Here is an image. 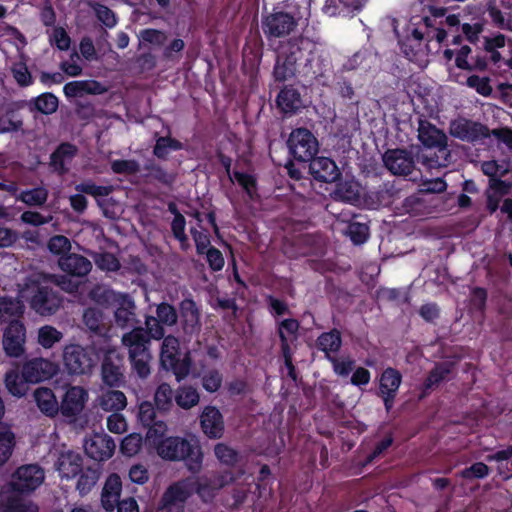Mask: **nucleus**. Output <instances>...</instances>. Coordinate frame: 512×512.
I'll use <instances>...</instances> for the list:
<instances>
[{
	"mask_svg": "<svg viewBox=\"0 0 512 512\" xmlns=\"http://www.w3.org/2000/svg\"><path fill=\"white\" fill-rule=\"evenodd\" d=\"M166 424H157L146 432V440L157 454L164 460L183 461L191 472L200 471L203 463V452L199 440L193 436H165Z\"/></svg>",
	"mask_w": 512,
	"mask_h": 512,
	"instance_id": "f257e3e1",
	"label": "nucleus"
},
{
	"mask_svg": "<svg viewBox=\"0 0 512 512\" xmlns=\"http://www.w3.org/2000/svg\"><path fill=\"white\" fill-rule=\"evenodd\" d=\"M418 139L424 147L428 149H437L438 154L433 155L420 154L417 149V160L421 161L429 169L448 166L450 162V151L448 149V138L445 132L437 128L426 119H419Z\"/></svg>",
	"mask_w": 512,
	"mask_h": 512,
	"instance_id": "f03ea898",
	"label": "nucleus"
},
{
	"mask_svg": "<svg viewBox=\"0 0 512 512\" xmlns=\"http://www.w3.org/2000/svg\"><path fill=\"white\" fill-rule=\"evenodd\" d=\"M22 296L28 298L30 307L42 316H50L61 307L62 297L52 287L42 285L38 280L28 278Z\"/></svg>",
	"mask_w": 512,
	"mask_h": 512,
	"instance_id": "7ed1b4c3",
	"label": "nucleus"
},
{
	"mask_svg": "<svg viewBox=\"0 0 512 512\" xmlns=\"http://www.w3.org/2000/svg\"><path fill=\"white\" fill-rule=\"evenodd\" d=\"M160 365L166 371H171L178 382L185 379L191 370L192 359L190 352L183 356L180 349V341L174 335H167L160 349Z\"/></svg>",
	"mask_w": 512,
	"mask_h": 512,
	"instance_id": "20e7f679",
	"label": "nucleus"
},
{
	"mask_svg": "<svg viewBox=\"0 0 512 512\" xmlns=\"http://www.w3.org/2000/svg\"><path fill=\"white\" fill-rule=\"evenodd\" d=\"M100 359L98 350L91 345L69 344L63 350V366L72 376L90 374Z\"/></svg>",
	"mask_w": 512,
	"mask_h": 512,
	"instance_id": "39448f33",
	"label": "nucleus"
},
{
	"mask_svg": "<svg viewBox=\"0 0 512 512\" xmlns=\"http://www.w3.org/2000/svg\"><path fill=\"white\" fill-rule=\"evenodd\" d=\"M123 344L128 348L129 360L134 373L142 379H146L150 373V361L152 359L150 346L141 330H131L122 337Z\"/></svg>",
	"mask_w": 512,
	"mask_h": 512,
	"instance_id": "423d86ee",
	"label": "nucleus"
},
{
	"mask_svg": "<svg viewBox=\"0 0 512 512\" xmlns=\"http://www.w3.org/2000/svg\"><path fill=\"white\" fill-rule=\"evenodd\" d=\"M288 154L293 160L306 164L317 155L319 141L314 133L306 127L292 129L286 141Z\"/></svg>",
	"mask_w": 512,
	"mask_h": 512,
	"instance_id": "0eeeda50",
	"label": "nucleus"
},
{
	"mask_svg": "<svg viewBox=\"0 0 512 512\" xmlns=\"http://www.w3.org/2000/svg\"><path fill=\"white\" fill-rule=\"evenodd\" d=\"M44 478V470L39 465H23L13 473L7 489L21 494H30L42 484Z\"/></svg>",
	"mask_w": 512,
	"mask_h": 512,
	"instance_id": "6e6552de",
	"label": "nucleus"
},
{
	"mask_svg": "<svg viewBox=\"0 0 512 512\" xmlns=\"http://www.w3.org/2000/svg\"><path fill=\"white\" fill-rule=\"evenodd\" d=\"M414 148L388 149L383 154V163L386 169L395 176H408L415 170L417 154L413 153Z\"/></svg>",
	"mask_w": 512,
	"mask_h": 512,
	"instance_id": "1a4fd4ad",
	"label": "nucleus"
},
{
	"mask_svg": "<svg viewBox=\"0 0 512 512\" xmlns=\"http://www.w3.org/2000/svg\"><path fill=\"white\" fill-rule=\"evenodd\" d=\"M192 494V484L188 479L177 481L165 490L158 508L161 512H184L185 503Z\"/></svg>",
	"mask_w": 512,
	"mask_h": 512,
	"instance_id": "9d476101",
	"label": "nucleus"
},
{
	"mask_svg": "<svg viewBox=\"0 0 512 512\" xmlns=\"http://www.w3.org/2000/svg\"><path fill=\"white\" fill-rule=\"evenodd\" d=\"M261 26L268 39L289 35L297 26V20L288 12L275 11L262 17Z\"/></svg>",
	"mask_w": 512,
	"mask_h": 512,
	"instance_id": "9b49d317",
	"label": "nucleus"
},
{
	"mask_svg": "<svg viewBox=\"0 0 512 512\" xmlns=\"http://www.w3.org/2000/svg\"><path fill=\"white\" fill-rule=\"evenodd\" d=\"M449 133L452 137L468 143H475L490 137V130L486 125L467 118L452 120Z\"/></svg>",
	"mask_w": 512,
	"mask_h": 512,
	"instance_id": "f8f14e48",
	"label": "nucleus"
},
{
	"mask_svg": "<svg viewBox=\"0 0 512 512\" xmlns=\"http://www.w3.org/2000/svg\"><path fill=\"white\" fill-rule=\"evenodd\" d=\"M330 67V61L316 47L313 53L309 54L306 62L301 64L300 76L305 81L312 84L316 81L320 85H327V71Z\"/></svg>",
	"mask_w": 512,
	"mask_h": 512,
	"instance_id": "ddd939ff",
	"label": "nucleus"
},
{
	"mask_svg": "<svg viewBox=\"0 0 512 512\" xmlns=\"http://www.w3.org/2000/svg\"><path fill=\"white\" fill-rule=\"evenodd\" d=\"M401 383L402 374L396 368L387 367L380 374L377 395L382 399L386 412L394 407Z\"/></svg>",
	"mask_w": 512,
	"mask_h": 512,
	"instance_id": "4468645a",
	"label": "nucleus"
},
{
	"mask_svg": "<svg viewBox=\"0 0 512 512\" xmlns=\"http://www.w3.org/2000/svg\"><path fill=\"white\" fill-rule=\"evenodd\" d=\"M88 400V392L81 386H70L62 396L59 414L69 421H75Z\"/></svg>",
	"mask_w": 512,
	"mask_h": 512,
	"instance_id": "2eb2a0df",
	"label": "nucleus"
},
{
	"mask_svg": "<svg viewBox=\"0 0 512 512\" xmlns=\"http://www.w3.org/2000/svg\"><path fill=\"white\" fill-rule=\"evenodd\" d=\"M26 328L21 320H12L3 332L2 344L9 357H20L25 349Z\"/></svg>",
	"mask_w": 512,
	"mask_h": 512,
	"instance_id": "dca6fc26",
	"label": "nucleus"
},
{
	"mask_svg": "<svg viewBox=\"0 0 512 512\" xmlns=\"http://www.w3.org/2000/svg\"><path fill=\"white\" fill-rule=\"evenodd\" d=\"M116 449L114 439L105 433H95L85 441L84 450L91 459L102 462L110 459Z\"/></svg>",
	"mask_w": 512,
	"mask_h": 512,
	"instance_id": "f3484780",
	"label": "nucleus"
},
{
	"mask_svg": "<svg viewBox=\"0 0 512 512\" xmlns=\"http://www.w3.org/2000/svg\"><path fill=\"white\" fill-rule=\"evenodd\" d=\"M309 163V173L315 181L334 183L340 180L342 173L336 162L329 157L314 156Z\"/></svg>",
	"mask_w": 512,
	"mask_h": 512,
	"instance_id": "a211bd4d",
	"label": "nucleus"
},
{
	"mask_svg": "<svg viewBox=\"0 0 512 512\" xmlns=\"http://www.w3.org/2000/svg\"><path fill=\"white\" fill-rule=\"evenodd\" d=\"M26 382L39 383L51 379L58 371L57 365L44 358H34L22 366Z\"/></svg>",
	"mask_w": 512,
	"mask_h": 512,
	"instance_id": "6ab92c4d",
	"label": "nucleus"
},
{
	"mask_svg": "<svg viewBox=\"0 0 512 512\" xmlns=\"http://www.w3.org/2000/svg\"><path fill=\"white\" fill-rule=\"evenodd\" d=\"M184 334L192 336L201 330V314L196 302L192 298H184L179 303V315Z\"/></svg>",
	"mask_w": 512,
	"mask_h": 512,
	"instance_id": "aec40b11",
	"label": "nucleus"
},
{
	"mask_svg": "<svg viewBox=\"0 0 512 512\" xmlns=\"http://www.w3.org/2000/svg\"><path fill=\"white\" fill-rule=\"evenodd\" d=\"M200 426L209 439H220L224 434V419L219 409L211 405L204 407Z\"/></svg>",
	"mask_w": 512,
	"mask_h": 512,
	"instance_id": "412c9836",
	"label": "nucleus"
},
{
	"mask_svg": "<svg viewBox=\"0 0 512 512\" xmlns=\"http://www.w3.org/2000/svg\"><path fill=\"white\" fill-rule=\"evenodd\" d=\"M83 465V457L73 450L61 451L55 462V468L62 479H73L78 476Z\"/></svg>",
	"mask_w": 512,
	"mask_h": 512,
	"instance_id": "4be33fe9",
	"label": "nucleus"
},
{
	"mask_svg": "<svg viewBox=\"0 0 512 512\" xmlns=\"http://www.w3.org/2000/svg\"><path fill=\"white\" fill-rule=\"evenodd\" d=\"M101 375L104 384L110 387H120L125 382L122 358L111 352L106 353L101 365Z\"/></svg>",
	"mask_w": 512,
	"mask_h": 512,
	"instance_id": "5701e85b",
	"label": "nucleus"
},
{
	"mask_svg": "<svg viewBox=\"0 0 512 512\" xmlns=\"http://www.w3.org/2000/svg\"><path fill=\"white\" fill-rule=\"evenodd\" d=\"M368 0H326L324 14L330 17L352 18L359 14Z\"/></svg>",
	"mask_w": 512,
	"mask_h": 512,
	"instance_id": "b1692460",
	"label": "nucleus"
},
{
	"mask_svg": "<svg viewBox=\"0 0 512 512\" xmlns=\"http://www.w3.org/2000/svg\"><path fill=\"white\" fill-rule=\"evenodd\" d=\"M25 494L5 489L1 493L0 512H38V506L24 498Z\"/></svg>",
	"mask_w": 512,
	"mask_h": 512,
	"instance_id": "393cba45",
	"label": "nucleus"
},
{
	"mask_svg": "<svg viewBox=\"0 0 512 512\" xmlns=\"http://www.w3.org/2000/svg\"><path fill=\"white\" fill-rule=\"evenodd\" d=\"M59 268L73 277H85L92 270L91 261L83 255L70 253L58 259Z\"/></svg>",
	"mask_w": 512,
	"mask_h": 512,
	"instance_id": "a878e982",
	"label": "nucleus"
},
{
	"mask_svg": "<svg viewBox=\"0 0 512 512\" xmlns=\"http://www.w3.org/2000/svg\"><path fill=\"white\" fill-rule=\"evenodd\" d=\"M276 104L282 113L289 115L297 113L303 106L300 92L291 85L284 86L279 91Z\"/></svg>",
	"mask_w": 512,
	"mask_h": 512,
	"instance_id": "bb28decb",
	"label": "nucleus"
},
{
	"mask_svg": "<svg viewBox=\"0 0 512 512\" xmlns=\"http://www.w3.org/2000/svg\"><path fill=\"white\" fill-rule=\"evenodd\" d=\"M295 52L285 53L284 56H278L273 68L275 81L284 82L300 75L301 64H296V58H293Z\"/></svg>",
	"mask_w": 512,
	"mask_h": 512,
	"instance_id": "cd10ccee",
	"label": "nucleus"
},
{
	"mask_svg": "<svg viewBox=\"0 0 512 512\" xmlns=\"http://www.w3.org/2000/svg\"><path fill=\"white\" fill-rule=\"evenodd\" d=\"M454 364L451 362H438L428 373L422 384L420 399L426 397L430 391L444 381L453 371Z\"/></svg>",
	"mask_w": 512,
	"mask_h": 512,
	"instance_id": "c85d7f7f",
	"label": "nucleus"
},
{
	"mask_svg": "<svg viewBox=\"0 0 512 512\" xmlns=\"http://www.w3.org/2000/svg\"><path fill=\"white\" fill-rule=\"evenodd\" d=\"M77 154V147L69 142L59 144L50 155V166L59 174H65L68 169L66 161H71Z\"/></svg>",
	"mask_w": 512,
	"mask_h": 512,
	"instance_id": "c756f323",
	"label": "nucleus"
},
{
	"mask_svg": "<svg viewBox=\"0 0 512 512\" xmlns=\"http://www.w3.org/2000/svg\"><path fill=\"white\" fill-rule=\"evenodd\" d=\"M121 491V477L116 473L110 474L105 481L101 495L102 505L107 511H112L115 508V502L120 498Z\"/></svg>",
	"mask_w": 512,
	"mask_h": 512,
	"instance_id": "7c9ffc66",
	"label": "nucleus"
},
{
	"mask_svg": "<svg viewBox=\"0 0 512 512\" xmlns=\"http://www.w3.org/2000/svg\"><path fill=\"white\" fill-rule=\"evenodd\" d=\"M300 322L294 318H287L277 322L276 332L280 340L281 350H290L291 343L298 338Z\"/></svg>",
	"mask_w": 512,
	"mask_h": 512,
	"instance_id": "2f4dec72",
	"label": "nucleus"
},
{
	"mask_svg": "<svg viewBox=\"0 0 512 512\" xmlns=\"http://www.w3.org/2000/svg\"><path fill=\"white\" fill-rule=\"evenodd\" d=\"M170 128H168V135L159 136L158 133H155V144L153 146L152 153L159 160H167L169 153L171 151H179L184 149V144L174 138L171 137Z\"/></svg>",
	"mask_w": 512,
	"mask_h": 512,
	"instance_id": "473e14b6",
	"label": "nucleus"
},
{
	"mask_svg": "<svg viewBox=\"0 0 512 512\" xmlns=\"http://www.w3.org/2000/svg\"><path fill=\"white\" fill-rule=\"evenodd\" d=\"M34 398L39 410L46 416L54 418L59 414V403L50 388H37Z\"/></svg>",
	"mask_w": 512,
	"mask_h": 512,
	"instance_id": "72a5a7b5",
	"label": "nucleus"
},
{
	"mask_svg": "<svg viewBox=\"0 0 512 512\" xmlns=\"http://www.w3.org/2000/svg\"><path fill=\"white\" fill-rule=\"evenodd\" d=\"M316 48V43L307 37L299 36L291 38L286 46L285 53L295 52L293 58H296V64H303L302 61L306 62V58L309 57L310 53Z\"/></svg>",
	"mask_w": 512,
	"mask_h": 512,
	"instance_id": "f704fd0d",
	"label": "nucleus"
},
{
	"mask_svg": "<svg viewBox=\"0 0 512 512\" xmlns=\"http://www.w3.org/2000/svg\"><path fill=\"white\" fill-rule=\"evenodd\" d=\"M25 306L18 298L10 296L0 297V320L2 322H10L19 320L24 313Z\"/></svg>",
	"mask_w": 512,
	"mask_h": 512,
	"instance_id": "c9c22d12",
	"label": "nucleus"
},
{
	"mask_svg": "<svg viewBox=\"0 0 512 512\" xmlns=\"http://www.w3.org/2000/svg\"><path fill=\"white\" fill-rule=\"evenodd\" d=\"M342 346L341 332L337 328H333L328 332L321 333L316 339V347L325 353L326 358L331 353H337Z\"/></svg>",
	"mask_w": 512,
	"mask_h": 512,
	"instance_id": "e433bc0d",
	"label": "nucleus"
},
{
	"mask_svg": "<svg viewBox=\"0 0 512 512\" xmlns=\"http://www.w3.org/2000/svg\"><path fill=\"white\" fill-rule=\"evenodd\" d=\"M78 476L76 490L81 496H85L96 485L100 477V472L98 468L88 466L86 468L83 467Z\"/></svg>",
	"mask_w": 512,
	"mask_h": 512,
	"instance_id": "4c0bfd02",
	"label": "nucleus"
},
{
	"mask_svg": "<svg viewBox=\"0 0 512 512\" xmlns=\"http://www.w3.org/2000/svg\"><path fill=\"white\" fill-rule=\"evenodd\" d=\"M331 195L334 200L344 203H353L359 198L357 185L352 181L338 180L336 182V187Z\"/></svg>",
	"mask_w": 512,
	"mask_h": 512,
	"instance_id": "58836bf2",
	"label": "nucleus"
},
{
	"mask_svg": "<svg viewBox=\"0 0 512 512\" xmlns=\"http://www.w3.org/2000/svg\"><path fill=\"white\" fill-rule=\"evenodd\" d=\"M174 400L180 408L188 410L199 403L200 395L192 386H180L175 392Z\"/></svg>",
	"mask_w": 512,
	"mask_h": 512,
	"instance_id": "ea45409f",
	"label": "nucleus"
},
{
	"mask_svg": "<svg viewBox=\"0 0 512 512\" xmlns=\"http://www.w3.org/2000/svg\"><path fill=\"white\" fill-rule=\"evenodd\" d=\"M163 325L157 317L148 315L145 318V328L137 327L133 330H141L144 333V338L147 339V345L150 346L151 339L161 340L166 337Z\"/></svg>",
	"mask_w": 512,
	"mask_h": 512,
	"instance_id": "a19ab883",
	"label": "nucleus"
},
{
	"mask_svg": "<svg viewBox=\"0 0 512 512\" xmlns=\"http://www.w3.org/2000/svg\"><path fill=\"white\" fill-rule=\"evenodd\" d=\"M5 413V406L0 397V420ZM14 447V435L8 431H0V466L5 464L12 455Z\"/></svg>",
	"mask_w": 512,
	"mask_h": 512,
	"instance_id": "79ce46f5",
	"label": "nucleus"
},
{
	"mask_svg": "<svg viewBox=\"0 0 512 512\" xmlns=\"http://www.w3.org/2000/svg\"><path fill=\"white\" fill-rule=\"evenodd\" d=\"M214 454L218 461L227 467H235L241 460L240 453L225 443H217L214 447Z\"/></svg>",
	"mask_w": 512,
	"mask_h": 512,
	"instance_id": "37998d69",
	"label": "nucleus"
},
{
	"mask_svg": "<svg viewBox=\"0 0 512 512\" xmlns=\"http://www.w3.org/2000/svg\"><path fill=\"white\" fill-rule=\"evenodd\" d=\"M174 395L175 394L168 383H161L154 394V402L157 410L161 412L169 411L173 406Z\"/></svg>",
	"mask_w": 512,
	"mask_h": 512,
	"instance_id": "c03bdc74",
	"label": "nucleus"
},
{
	"mask_svg": "<svg viewBox=\"0 0 512 512\" xmlns=\"http://www.w3.org/2000/svg\"><path fill=\"white\" fill-rule=\"evenodd\" d=\"M138 420L149 432L157 424H166L163 420H157L156 409L151 402L144 401L138 408Z\"/></svg>",
	"mask_w": 512,
	"mask_h": 512,
	"instance_id": "a18cd8bd",
	"label": "nucleus"
},
{
	"mask_svg": "<svg viewBox=\"0 0 512 512\" xmlns=\"http://www.w3.org/2000/svg\"><path fill=\"white\" fill-rule=\"evenodd\" d=\"M127 405L125 394L119 390H111L106 392L101 401V406L106 411L118 412L123 410Z\"/></svg>",
	"mask_w": 512,
	"mask_h": 512,
	"instance_id": "49530a36",
	"label": "nucleus"
},
{
	"mask_svg": "<svg viewBox=\"0 0 512 512\" xmlns=\"http://www.w3.org/2000/svg\"><path fill=\"white\" fill-rule=\"evenodd\" d=\"M58 106V98L50 92L42 93L33 100V109L44 115L56 112Z\"/></svg>",
	"mask_w": 512,
	"mask_h": 512,
	"instance_id": "de8ad7c7",
	"label": "nucleus"
},
{
	"mask_svg": "<svg viewBox=\"0 0 512 512\" xmlns=\"http://www.w3.org/2000/svg\"><path fill=\"white\" fill-rule=\"evenodd\" d=\"M233 177L250 199L258 196V181L255 175L235 170Z\"/></svg>",
	"mask_w": 512,
	"mask_h": 512,
	"instance_id": "09e8293b",
	"label": "nucleus"
},
{
	"mask_svg": "<svg viewBox=\"0 0 512 512\" xmlns=\"http://www.w3.org/2000/svg\"><path fill=\"white\" fill-rule=\"evenodd\" d=\"M29 382H26L23 377V371L21 370V373H17L15 371H10L6 373L5 376V384L8 389V391L13 396H24L27 390V384Z\"/></svg>",
	"mask_w": 512,
	"mask_h": 512,
	"instance_id": "8fccbe9b",
	"label": "nucleus"
},
{
	"mask_svg": "<svg viewBox=\"0 0 512 512\" xmlns=\"http://www.w3.org/2000/svg\"><path fill=\"white\" fill-rule=\"evenodd\" d=\"M48 198V191L43 187H36L24 190L20 193L18 200L25 203L27 206H42L46 203Z\"/></svg>",
	"mask_w": 512,
	"mask_h": 512,
	"instance_id": "3c124183",
	"label": "nucleus"
},
{
	"mask_svg": "<svg viewBox=\"0 0 512 512\" xmlns=\"http://www.w3.org/2000/svg\"><path fill=\"white\" fill-rule=\"evenodd\" d=\"M112 185L102 186L98 185L94 198H96L97 205L102 209L103 215L107 218L114 219L115 215L110 212L109 207L114 204L113 198L100 199V197H107L113 192Z\"/></svg>",
	"mask_w": 512,
	"mask_h": 512,
	"instance_id": "603ef678",
	"label": "nucleus"
},
{
	"mask_svg": "<svg viewBox=\"0 0 512 512\" xmlns=\"http://www.w3.org/2000/svg\"><path fill=\"white\" fill-rule=\"evenodd\" d=\"M144 169L149 172L150 177L163 185L171 186L175 180L173 174L168 173L161 165L155 163L153 160L146 162Z\"/></svg>",
	"mask_w": 512,
	"mask_h": 512,
	"instance_id": "864d4df0",
	"label": "nucleus"
},
{
	"mask_svg": "<svg viewBox=\"0 0 512 512\" xmlns=\"http://www.w3.org/2000/svg\"><path fill=\"white\" fill-rule=\"evenodd\" d=\"M202 387L209 393L217 392L223 383V375L219 370L212 368L203 372L201 376Z\"/></svg>",
	"mask_w": 512,
	"mask_h": 512,
	"instance_id": "5fc2aeb1",
	"label": "nucleus"
},
{
	"mask_svg": "<svg viewBox=\"0 0 512 512\" xmlns=\"http://www.w3.org/2000/svg\"><path fill=\"white\" fill-rule=\"evenodd\" d=\"M62 337L63 334L50 325H45L38 330V343L46 349L52 348Z\"/></svg>",
	"mask_w": 512,
	"mask_h": 512,
	"instance_id": "6e6d98bb",
	"label": "nucleus"
},
{
	"mask_svg": "<svg viewBox=\"0 0 512 512\" xmlns=\"http://www.w3.org/2000/svg\"><path fill=\"white\" fill-rule=\"evenodd\" d=\"M94 262L101 271L117 272L121 268L119 259L110 252L97 253Z\"/></svg>",
	"mask_w": 512,
	"mask_h": 512,
	"instance_id": "4d7b16f0",
	"label": "nucleus"
},
{
	"mask_svg": "<svg viewBox=\"0 0 512 512\" xmlns=\"http://www.w3.org/2000/svg\"><path fill=\"white\" fill-rule=\"evenodd\" d=\"M11 73L20 87H28L33 84V77L24 61L14 62Z\"/></svg>",
	"mask_w": 512,
	"mask_h": 512,
	"instance_id": "13d9d810",
	"label": "nucleus"
},
{
	"mask_svg": "<svg viewBox=\"0 0 512 512\" xmlns=\"http://www.w3.org/2000/svg\"><path fill=\"white\" fill-rule=\"evenodd\" d=\"M156 317L166 326H174L178 321L176 308L167 302H161L156 307Z\"/></svg>",
	"mask_w": 512,
	"mask_h": 512,
	"instance_id": "bf43d9fd",
	"label": "nucleus"
},
{
	"mask_svg": "<svg viewBox=\"0 0 512 512\" xmlns=\"http://www.w3.org/2000/svg\"><path fill=\"white\" fill-rule=\"evenodd\" d=\"M134 309L135 305L131 300L127 301V306L121 305L118 307L114 312L116 325L121 328L128 327L134 320Z\"/></svg>",
	"mask_w": 512,
	"mask_h": 512,
	"instance_id": "052dcab7",
	"label": "nucleus"
},
{
	"mask_svg": "<svg viewBox=\"0 0 512 512\" xmlns=\"http://www.w3.org/2000/svg\"><path fill=\"white\" fill-rule=\"evenodd\" d=\"M111 170L115 174L135 175L140 172V164L135 159H117L111 162Z\"/></svg>",
	"mask_w": 512,
	"mask_h": 512,
	"instance_id": "680f3d73",
	"label": "nucleus"
},
{
	"mask_svg": "<svg viewBox=\"0 0 512 512\" xmlns=\"http://www.w3.org/2000/svg\"><path fill=\"white\" fill-rule=\"evenodd\" d=\"M348 235L354 244L361 245L368 240L369 226L353 221L348 225Z\"/></svg>",
	"mask_w": 512,
	"mask_h": 512,
	"instance_id": "e2e57ef3",
	"label": "nucleus"
},
{
	"mask_svg": "<svg viewBox=\"0 0 512 512\" xmlns=\"http://www.w3.org/2000/svg\"><path fill=\"white\" fill-rule=\"evenodd\" d=\"M48 249L52 254L59 257L68 255L70 254L71 242L64 235H55L48 241Z\"/></svg>",
	"mask_w": 512,
	"mask_h": 512,
	"instance_id": "0e129e2a",
	"label": "nucleus"
},
{
	"mask_svg": "<svg viewBox=\"0 0 512 512\" xmlns=\"http://www.w3.org/2000/svg\"><path fill=\"white\" fill-rule=\"evenodd\" d=\"M466 84L468 87L474 89L478 94L485 97L490 96L493 91L488 77L471 75L467 78Z\"/></svg>",
	"mask_w": 512,
	"mask_h": 512,
	"instance_id": "69168bd1",
	"label": "nucleus"
},
{
	"mask_svg": "<svg viewBox=\"0 0 512 512\" xmlns=\"http://www.w3.org/2000/svg\"><path fill=\"white\" fill-rule=\"evenodd\" d=\"M142 447V437L140 434L132 433L127 435L121 442V452L126 456L136 455Z\"/></svg>",
	"mask_w": 512,
	"mask_h": 512,
	"instance_id": "338daca9",
	"label": "nucleus"
},
{
	"mask_svg": "<svg viewBox=\"0 0 512 512\" xmlns=\"http://www.w3.org/2000/svg\"><path fill=\"white\" fill-rule=\"evenodd\" d=\"M489 467L483 462H475L460 471V477L465 480L483 479L489 475Z\"/></svg>",
	"mask_w": 512,
	"mask_h": 512,
	"instance_id": "774afa93",
	"label": "nucleus"
}]
</instances>
